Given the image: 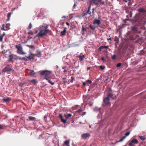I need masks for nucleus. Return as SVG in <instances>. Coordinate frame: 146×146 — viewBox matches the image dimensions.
Returning a JSON list of instances; mask_svg holds the SVG:
<instances>
[{
	"label": "nucleus",
	"mask_w": 146,
	"mask_h": 146,
	"mask_svg": "<svg viewBox=\"0 0 146 146\" xmlns=\"http://www.w3.org/2000/svg\"><path fill=\"white\" fill-rule=\"evenodd\" d=\"M141 33V31H138V29L136 26H131L130 31H128L125 35L124 36L127 40H135L137 37L135 34Z\"/></svg>",
	"instance_id": "nucleus-1"
},
{
	"label": "nucleus",
	"mask_w": 146,
	"mask_h": 146,
	"mask_svg": "<svg viewBox=\"0 0 146 146\" xmlns=\"http://www.w3.org/2000/svg\"><path fill=\"white\" fill-rule=\"evenodd\" d=\"M141 19H142L140 15L136 14L133 19H130V22L133 25L138 26L142 24Z\"/></svg>",
	"instance_id": "nucleus-2"
},
{
	"label": "nucleus",
	"mask_w": 146,
	"mask_h": 146,
	"mask_svg": "<svg viewBox=\"0 0 146 146\" xmlns=\"http://www.w3.org/2000/svg\"><path fill=\"white\" fill-rule=\"evenodd\" d=\"M43 26V25H40L38 29L39 32L36 35V36L38 37H42L44 36H45L48 33V31L46 29H42Z\"/></svg>",
	"instance_id": "nucleus-3"
},
{
	"label": "nucleus",
	"mask_w": 146,
	"mask_h": 146,
	"mask_svg": "<svg viewBox=\"0 0 146 146\" xmlns=\"http://www.w3.org/2000/svg\"><path fill=\"white\" fill-rule=\"evenodd\" d=\"M40 72V74L42 76H44L45 78L49 77L51 74V72L46 70H41Z\"/></svg>",
	"instance_id": "nucleus-4"
},
{
	"label": "nucleus",
	"mask_w": 146,
	"mask_h": 146,
	"mask_svg": "<svg viewBox=\"0 0 146 146\" xmlns=\"http://www.w3.org/2000/svg\"><path fill=\"white\" fill-rule=\"evenodd\" d=\"M2 71L3 72H8L10 71H11L12 72H13L14 70L13 69L11 68V65L9 64L6 66L2 70Z\"/></svg>",
	"instance_id": "nucleus-5"
},
{
	"label": "nucleus",
	"mask_w": 146,
	"mask_h": 146,
	"mask_svg": "<svg viewBox=\"0 0 146 146\" xmlns=\"http://www.w3.org/2000/svg\"><path fill=\"white\" fill-rule=\"evenodd\" d=\"M16 47L17 49V53L20 54H26V53L25 52H23V48L21 46H18L16 45Z\"/></svg>",
	"instance_id": "nucleus-6"
},
{
	"label": "nucleus",
	"mask_w": 146,
	"mask_h": 146,
	"mask_svg": "<svg viewBox=\"0 0 146 146\" xmlns=\"http://www.w3.org/2000/svg\"><path fill=\"white\" fill-rule=\"evenodd\" d=\"M110 100L108 98V97H106L105 98L103 99V105L104 104L105 105H108L110 104L109 101Z\"/></svg>",
	"instance_id": "nucleus-7"
},
{
	"label": "nucleus",
	"mask_w": 146,
	"mask_h": 146,
	"mask_svg": "<svg viewBox=\"0 0 146 146\" xmlns=\"http://www.w3.org/2000/svg\"><path fill=\"white\" fill-rule=\"evenodd\" d=\"M90 136V134L88 133H86L82 134L81 135V137L82 138L86 139Z\"/></svg>",
	"instance_id": "nucleus-8"
},
{
	"label": "nucleus",
	"mask_w": 146,
	"mask_h": 146,
	"mask_svg": "<svg viewBox=\"0 0 146 146\" xmlns=\"http://www.w3.org/2000/svg\"><path fill=\"white\" fill-rule=\"evenodd\" d=\"M112 90H110L108 94V96H107V97H108V98L110 100L112 99L113 95L112 93Z\"/></svg>",
	"instance_id": "nucleus-9"
},
{
	"label": "nucleus",
	"mask_w": 146,
	"mask_h": 146,
	"mask_svg": "<svg viewBox=\"0 0 146 146\" xmlns=\"http://www.w3.org/2000/svg\"><path fill=\"white\" fill-rule=\"evenodd\" d=\"M100 23V21L97 19H95L93 21V23L94 24H97L98 25H99Z\"/></svg>",
	"instance_id": "nucleus-10"
},
{
	"label": "nucleus",
	"mask_w": 146,
	"mask_h": 146,
	"mask_svg": "<svg viewBox=\"0 0 146 146\" xmlns=\"http://www.w3.org/2000/svg\"><path fill=\"white\" fill-rule=\"evenodd\" d=\"M44 79H46L47 80L48 82L51 85H53L54 84V83L51 81L50 80L49 78V77L44 78Z\"/></svg>",
	"instance_id": "nucleus-11"
},
{
	"label": "nucleus",
	"mask_w": 146,
	"mask_h": 146,
	"mask_svg": "<svg viewBox=\"0 0 146 146\" xmlns=\"http://www.w3.org/2000/svg\"><path fill=\"white\" fill-rule=\"evenodd\" d=\"M101 109L100 108H99L97 107H95L93 108V111H94L95 112H100V110H101Z\"/></svg>",
	"instance_id": "nucleus-12"
},
{
	"label": "nucleus",
	"mask_w": 146,
	"mask_h": 146,
	"mask_svg": "<svg viewBox=\"0 0 146 146\" xmlns=\"http://www.w3.org/2000/svg\"><path fill=\"white\" fill-rule=\"evenodd\" d=\"M137 11L140 13H142L143 12H145V10L144 9L142 8H140L139 9H137Z\"/></svg>",
	"instance_id": "nucleus-13"
},
{
	"label": "nucleus",
	"mask_w": 146,
	"mask_h": 146,
	"mask_svg": "<svg viewBox=\"0 0 146 146\" xmlns=\"http://www.w3.org/2000/svg\"><path fill=\"white\" fill-rule=\"evenodd\" d=\"M108 46H101L98 49L99 50H101L103 49V48H105L107 49L108 48Z\"/></svg>",
	"instance_id": "nucleus-14"
},
{
	"label": "nucleus",
	"mask_w": 146,
	"mask_h": 146,
	"mask_svg": "<svg viewBox=\"0 0 146 146\" xmlns=\"http://www.w3.org/2000/svg\"><path fill=\"white\" fill-rule=\"evenodd\" d=\"M130 142L132 143H134L135 144H137L138 143V141L136 139H133L131 140Z\"/></svg>",
	"instance_id": "nucleus-15"
},
{
	"label": "nucleus",
	"mask_w": 146,
	"mask_h": 146,
	"mask_svg": "<svg viewBox=\"0 0 146 146\" xmlns=\"http://www.w3.org/2000/svg\"><path fill=\"white\" fill-rule=\"evenodd\" d=\"M91 5H90L88 7V10H87V11H86V12H87V14L89 15H90V14L91 13V11H90L91 9Z\"/></svg>",
	"instance_id": "nucleus-16"
},
{
	"label": "nucleus",
	"mask_w": 146,
	"mask_h": 146,
	"mask_svg": "<svg viewBox=\"0 0 146 146\" xmlns=\"http://www.w3.org/2000/svg\"><path fill=\"white\" fill-rule=\"evenodd\" d=\"M30 73L31 76L32 77L34 76L35 74V73L34 72V71L33 70H30Z\"/></svg>",
	"instance_id": "nucleus-17"
},
{
	"label": "nucleus",
	"mask_w": 146,
	"mask_h": 146,
	"mask_svg": "<svg viewBox=\"0 0 146 146\" xmlns=\"http://www.w3.org/2000/svg\"><path fill=\"white\" fill-rule=\"evenodd\" d=\"M78 56L79 59V60L81 61H82L83 60V59L85 58V56L84 55H83L82 56L79 55Z\"/></svg>",
	"instance_id": "nucleus-18"
},
{
	"label": "nucleus",
	"mask_w": 146,
	"mask_h": 146,
	"mask_svg": "<svg viewBox=\"0 0 146 146\" xmlns=\"http://www.w3.org/2000/svg\"><path fill=\"white\" fill-rule=\"evenodd\" d=\"M69 140H67L64 142V144L66 146H70L69 145Z\"/></svg>",
	"instance_id": "nucleus-19"
},
{
	"label": "nucleus",
	"mask_w": 146,
	"mask_h": 146,
	"mask_svg": "<svg viewBox=\"0 0 146 146\" xmlns=\"http://www.w3.org/2000/svg\"><path fill=\"white\" fill-rule=\"evenodd\" d=\"M13 54H12L11 55H10L9 56V58L8 59V60L10 62H11L12 61V60L13 59Z\"/></svg>",
	"instance_id": "nucleus-20"
},
{
	"label": "nucleus",
	"mask_w": 146,
	"mask_h": 146,
	"mask_svg": "<svg viewBox=\"0 0 146 146\" xmlns=\"http://www.w3.org/2000/svg\"><path fill=\"white\" fill-rule=\"evenodd\" d=\"M139 138L142 141H144L146 139V138L145 136H139Z\"/></svg>",
	"instance_id": "nucleus-21"
},
{
	"label": "nucleus",
	"mask_w": 146,
	"mask_h": 146,
	"mask_svg": "<svg viewBox=\"0 0 146 146\" xmlns=\"http://www.w3.org/2000/svg\"><path fill=\"white\" fill-rule=\"evenodd\" d=\"M3 100L5 102H7L10 101L11 100V99L9 97H8L7 98H3Z\"/></svg>",
	"instance_id": "nucleus-22"
},
{
	"label": "nucleus",
	"mask_w": 146,
	"mask_h": 146,
	"mask_svg": "<svg viewBox=\"0 0 146 146\" xmlns=\"http://www.w3.org/2000/svg\"><path fill=\"white\" fill-rule=\"evenodd\" d=\"M29 120L31 121H33L36 119V118L35 117H32V116H29Z\"/></svg>",
	"instance_id": "nucleus-23"
},
{
	"label": "nucleus",
	"mask_w": 146,
	"mask_h": 146,
	"mask_svg": "<svg viewBox=\"0 0 146 146\" xmlns=\"http://www.w3.org/2000/svg\"><path fill=\"white\" fill-rule=\"evenodd\" d=\"M66 32L65 31V30H63V31H61L60 33V36H63L65 35L66 34Z\"/></svg>",
	"instance_id": "nucleus-24"
},
{
	"label": "nucleus",
	"mask_w": 146,
	"mask_h": 146,
	"mask_svg": "<svg viewBox=\"0 0 146 146\" xmlns=\"http://www.w3.org/2000/svg\"><path fill=\"white\" fill-rule=\"evenodd\" d=\"M10 26V23L6 24V25H5V27L7 29H8H8H10V28L9 27Z\"/></svg>",
	"instance_id": "nucleus-25"
},
{
	"label": "nucleus",
	"mask_w": 146,
	"mask_h": 146,
	"mask_svg": "<svg viewBox=\"0 0 146 146\" xmlns=\"http://www.w3.org/2000/svg\"><path fill=\"white\" fill-rule=\"evenodd\" d=\"M31 82L33 83L34 84H37V81H36V80L35 79H33L31 81Z\"/></svg>",
	"instance_id": "nucleus-26"
},
{
	"label": "nucleus",
	"mask_w": 146,
	"mask_h": 146,
	"mask_svg": "<svg viewBox=\"0 0 146 146\" xmlns=\"http://www.w3.org/2000/svg\"><path fill=\"white\" fill-rule=\"evenodd\" d=\"M5 25L4 24H3V25H2V27L1 29V30H4V31H7L8 30V29H5Z\"/></svg>",
	"instance_id": "nucleus-27"
},
{
	"label": "nucleus",
	"mask_w": 146,
	"mask_h": 146,
	"mask_svg": "<svg viewBox=\"0 0 146 146\" xmlns=\"http://www.w3.org/2000/svg\"><path fill=\"white\" fill-rule=\"evenodd\" d=\"M90 28L93 30H94L96 28V27L94 25H90Z\"/></svg>",
	"instance_id": "nucleus-28"
},
{
	"label": "nucleus",
	"mask_w": 146,
	"mask_h": 146,
	"mask_svg": "<svg viewBox=\"0 0 146 146\" xmlns=\"http://www.w3.org/2000/svg\"><path fill=\"white\" fill-rule=\"evenodd\" d=\"M92 82V81L90 80H88L86 81V84L88 86H89V84H90Z\"/></svg>",
	"instance_id": "nucleus-29"
},
{
	"label": "nucleus",
	"mask_w": 146,
	"mask_h": 146,
	"mask_svg": "<svg viewBox=\"0 0 146 146\" xmlns=\"http://www.w3.org/2000/svg\"><path fill=\"white\" fill-rule=\"evenodd\" d=\"M61 121L64 123H65L66 122V119H64L63 117L62 119H61Z\"/></svg>",
	"instance_id": "nucleus-30"
},
{
	"label": "nucleus",
	"mask_w": 146,
	"mask_h": 146,
	"mask_svg": "<svg viewBox=\"0 0 146 146\" xmlns=\"http://www.w3.org/2000/svg\"><path fill=\"white\" fill-rule=\"evenodd\" d=\"M130 133V131H129V132H126L125 134V136H123V137H125V138L126 136L129 135Z\"/></svg>",
	"instance_id": "nucleus-31"
},
{
	"label": "nucleus",
	"mask_w": 146,
	"mask_h": 146,
	"mask_svg": "<svg viewBox=\"0 0 146 146\" xmlns=\"http://www.w3.org/2000/svg\"><path fill=\"white\" fill-rule=\"evenodd\" d=\"M42 29H46L47 30V31H48V25H46L45 27H44L43 26V28H42Z\"/></svg>",
	"instance_id": "nucleus-32"
},
{
	"label": "nucleus",
	"mask_w": 146,
	"mask_h": 146,
	"mask_svg": "<svg viewBox=\"0 0 146 146\" xmlns=\"http://www.w3.org/2000/svg\"><path fill=\"white\" fill-rule=\"evenodd\" d=\"M125 138V137H123L121 138L119 141H117V142H119L122 141Z\"/></svg>",
	"instance_id": "nucleus-33"
},
{
	"label": "nucleus",
	"mask_w": 146,
	"mask_h": 146,
	"mask_svg": "<svg viewBox=\"0 0 146 146\" xmlns=\"http://www.w3.org/2000/svg\"><path fill=\"white\" fill-rule=\"evenodd\" d=\"M26 46H27L29 47L30 48H35L34 46L33 45H27Z\"/></svg>",
	"instance_id": "nucleus-34"
},
{
	"label": "nucleus",
	"mask_w": 146,
	"mask_h": 146,
	"mask_svg": "<svg viewBox=\"0 0 146 146\" xmlns=\"http://www.w3.org/2000/svg\"><path fill=\"white\" fill-rule=\"evenodd\" d=\"M100 68L102 70H104L105 68V66H102V65H100Z\"/></svg>",
	"instance_id": "nucleus-35"
},
{
	"label": "nucleus",
	"mask_w": 146,
	"mask_h": 146,
	"mask_svg": "<svg viewBox=\"0 0 146 146\" xmlns=\"http://www.w3.org/2000/svg\"><path fill=\"white\" fill-rule=\"evenodd\" d=\"M26 57L27 59L28 58V59L30 60H31L32 59H33V57H31L30 56H26Z\"/></svg>",
	"instance_id": "nucleus-36"
},
{
	"label": "nucleus",
	"mask_w": 146,
	"mask_h": 146,
	"mask_svg": "<svg viewBox=\"0 0 146 146\" xmlns=\"http://www.w3.org/2000/svg\"><path fill=\"white\" fill-rule=\"evenodd\" d=\"M32 24H31V23H30L28 26V28L30 29H32Z\"/></svg>",
	"instance_id": "nucleus-37"
},
{
	"label": "nucleus",
	"mask_w": 146,
	"mask_h": 146,
	"mask_svg": "<svg viewBox=\"0 0 146 146\" xmlns=\"http://www.w3.org/2000/svg\"><path fill=\"white\" fill-rule=\"evenodd\" d=\"M82 32H84L86 31V29L85 28H84L83 25L82 26Z\"/></svg>",
	"instance_id": "nucleus-38"
},
{
	"label": "nucleus",
	"mask_w": 146,
	"mask_h": 146,
	"mask_svg": "<svg viewBox=\"0 0 146 146\" xmlns=\"http://www.w3.org/2000/svg\"><path fill=\"white\" fill-rule=\"evenodd\" d=\"M98 0H90V2L91 3H95V2L97 1Z\"/></svg>",
	"instance_id": "nucleus-39"
},
{
	"label": "nucleus",
	"mask_w": 146,
	"mask_h": 146,
	"mask_svg": "<svg viewBox=\"0 0 146 146\" xmlns=\"http://www.w3.org/2000/svg\"><path fill=\"white\" fill-rule=\"evenodd\" d=\"M88 14L86 11H84L82 14V16H84L87 15Z\"/></svg>",
	"instance_id": "nucleus-40"
},
{
	"label": "nucleus",
	"mask_w": 146,
	"mask_h": 146,
	"mask_svg": "<svg viewBox=\"0 0 146 146\" xmlns=\"http://www.w3.org/2000/svg\"><path fill=\"white\" fill-rule=\"evenodd\" d=\"M41 52L40 51H38V53L36 54V55H39L40 56H41Z\"/></svg>",
	"instance_id": "nucleus-41"
},
{
	"label": "nucleus",
	"mask_w": 146,
	"mask_h": 146,
	"mask_svg": "<svg viewBox=\"0 0 146 146\" xmlns=\"http://www.w3.org/2000/svg\"><path fill=\"white\" fill-rule=\"evenodd\" d=\"M132 15V11H129V17H131Z\"/></svg>",
	"instance_id": "nucleus-42"
},
{
	"label": "nucleus",
	"mask_w": 146,
	"mask_h": 146,
	"mask_svg": "<svg viewBox=\"0 0 146 146\" xmlns=\"http://www.w3.org/2000/svg\"><path fill=\"white\" fill-rule=\"evenodd\" d=\"M116 57V56L115 54H114L112 56V59L113 60H114Z\"/></svg>",
	"instance_id": "nucleus-43"
},
{
	"label": "nucleus",
	"mask_w": 146,
	"mask_h": 146,
	"mask_svg": "<svg viewBox=\"0 0 146 146\" xmlns=\"http://www.w3.org/2000/svg\"><path fill=\"white\" fill-rule=\"evenodd\" d=\"M22 60H24V61H27V60L26 56V57L22 58Z\"/></svg>",
	"instance_id": "nucleus-44"
},
{
	"label": "nucleus",
	"mask_w": 146,
	"mask_h": 146,
	"mask_svg": "<svg viewBox=\"0 0 146 146\" xmlns=\"http://www.w3.org/2000/svg\"><path fill=\"white\" fill-rule=\"evenodd\" d=\"M66 78H62V80H63L64 81H63V83H66L67 82L66 81Z\"/></svg>",
	"instance_id": "nucleus-45"
},
{
	"label": "nucleus",
	"mask_w": 146,
	"mask_h": 146,
	"mask_svg": "<svg viewBox=\"0 0 146 146\" xmlns=\"http://www.w3.org/2000/svg\"><path fill=\"white\" fill-rule=\"evenodd\" d=\"M121 65V64L120 63H118L117 64V67H120Z\"/></svg>",
	"instance_id": "nucleus-46"
},
{
	"label": "nucleus",
	"mask_w": 146,
	"mask_h": 146,
	"mask_svg": "<svg viewBox=\"0 0 146 146\" xmlns=\"http://www.w3.org/2000/svg\"><path fill=\"white\" fill-rule=\"evenodd\" d=\"M82 111V110L81 109H79L78 111H76V112L77 113H80Z\"/></svg>",
	"instance_id": "nucleus-47"
},
{
	"label": "nucleus",
	"mask_w": 146,
	"mask_h": 146,
	"mask_svg": "<svg viewBox=\"0 0 146 146\" xmlns=\"http://www.w3.org/2000/svg\"><path fill=\"white\" fill-rule=\"evenodd\" d=\"M11 13H9L7 15V18H10L11 16Z\"/></svg>",
	"instance_id": "nucleus-48"
},
{
	"label": "nucleus",
	"mask_w": 146,
	"mask_h": 146,
	"mask_svg": "<svg viewBox=\"0 0 146 146\" xmlns=\"http://www.w3.org/2000/svg\"><path fill=\"white\" fill-rule=\"evenodd\" d=\"M59 117L60 118V119H62L63 117V116L61 114H60L59 115Z\"/></svg>",
	"instance_id": "nucleus-49"
},
{
	"label": "nucleus",
	"mask_w": 146,
	"mask_h": 146,
	"mask_svg": "<svg viewBox=\"0 0 146 146\" xmlns=\"http://www.w3.org/2000/svg\"><path fill=\"white\" fill-rule=\"evenodd\" d=\"M28 34H31V35H33V33L31 31H30L28 33Z\"/></svg>",
	"instance_id": "nucleus-50"
},
{
	"label": "nucleus",
	"mask_w": 146,
	"mask_h": 146,
	"mask_svg": "<svg viewBox=\"0 0 146 146\" xmlns=\"http://www.w3.org/2000/svg\"><path fill=\"white\" fill-rule=\"evenodd\" d=\"M129 146H134V145H133V143L131 142L129 143Z\"/></svg>",
	"instance_id": "nucleus-51"
},
{
	"label": "nucleus",
	"mask_w": 146,
	"mask_h": 146,
	"mask_svg": "<svg viewBox=\"0 0 146 146\" xmlns=\"http://www.w3.org/2000/svg\"><path fill=\"white\" fill-rule=\"evenodd\" d=\"M3 36H0V41L1 42H2L3 40Z\"/></svg>",
	"instance_id": "nucleus-52"
},
{
	"label": "nucleus",
	"mask_w": 146,
	"mask_h": 146,
	"mask_svg": "<svg viewBox=\"0 0 146 146\" xmlns=\"http://www.w3.org/2000/svg\"><path fill=\"white\" fill-rule=\"evenodd\" d=\"M76 3H75L74 4V5L73 6V9H75V7H76Z\"/></svg>",
	"instance_id": "nucleus-53"
},
{
	"label": "nucleus",
	"mask_w": 146,
	"mask_h": 146,
	"mask_svg": "<svg viewBox=\"0 0 146 146\" xmlns=\"http://www.w3.org/2000/svg\"><path fill=\"white\" fill-rule=\"evenodd\" d=\"M67 115L69 117H70L72 116V115L70 113H68Z\"/></svg>",
	"instance_id": "nucleus-54"
},
{
	"label": "nucleus",
	"mask_w": 146,
	"mask_h": 146,
	"mask_svg": "<svg viewBox=\"0 0 146 146\" xmlns=\"http://www.w3.org/2000/svg\"><path fill=\"white\" fill-rule=\"evenodd\" d=\"M140 28L141 29L145 30V28L143 26H142Z\"/></svg>",
	"instance_id": "nucleus-55"
},
{
	"label": "nucleus",
	"mask_w": 146,
	"mask_h": 146,
	"mask_svg": "<svg viewBox=\"0 0 146 146\" xmlns=\"http://www.w3.org/2000/svg\"><path fill=\"white\" fill-rule=\"evenodd\" d=\"M18 58L19 60H22V58H21V57H20L19 56H18Z\"/></svg>",
	"instance_id": "nucleus-56"
},
{
	"label": "nucleus",
	"mask_w": 146,
	"mask_h": 146,
	"mask_svg": "<svg viewBox=\"0 0 146 146\" xmlns=\"http://www.w3.org/2000/svg\"><path fill=\"white\" fill-rule=\"evenodd\" d=\"M82 84H83V85L84 86H86V84H86V82H82Z\"/></svg>",
	"instance_id": "nucleus-57"
},
{
	"label": "nucleus",
	"mask_w": 146,
	"mask_h": 146,
	"mask_svg": "<svg viewBox=\"0 0 146 146\" xmlns=\"http://www.w3.org/2000/svg\"><path fill=\"white\" fill-rule=\"evenodd\" d=\"M92 4H94L96 6H98V4L97 3L95 2V3H91Z\"/></svg>",
	"instance_id": "nucleus-58"
},
{
	"label": "nucleus",
	"mask_w": 146,
	"mask_h": 146,
	"mask_svg": "<svg viewBox=\"0 0 146 146\" xmlns=\"http://www.w3.org/2000/svg\"><path fill=\"white\" fill-rule=\"evenodd\" d=\"M71 80L70 81V82L72 83L73 82V81L74 80V79L73 77H71Z\"/></svg>",
	"instance_id": "nucleus-59"
},
{
	"label": "nucleus",
	"mask_w": 146,
	"mask_h": 146,
	"mask_svg": "<svg viewBox=\"0 0 146 146\" xmlns=\"http://www.w3.org/2000/svg\"><path fill=\"white\" fill-rule=\"evenodd\" d=\"M3 128V126L1 125H0V130L2 129Z\"/></svg>",
	"instance_id": "nucleus-60"
},
{
	"label": "nucleus",
	"mask_w": 146,
	"mask_h": 146,
	"mask_svg": "<svg viewBox=\"0 0 146 146\" xmlns=\"http://www.w3.org/2000/svg\"><path fill=\"white\" fill-rule=\"evenodd\" d=\"M101 59H102V60L105 61V58L104 57H102L101 58Z\"/></svg>",
	"instance_id": "nucleus-61"
},
{
	"label": "nucleus",
	"mask_w": 146,
	"mask_h": 146,
	"mask_svg": "<svg viewBox=\"0 0 146 146\" xmlns=\"http://www.w3.org/2000/svg\"><path fill=\"white\" fill-rule=\"evenodd\" d=\"M18 56H16V58H14V59L15 60H16L18 59Z\"/></svg>",
	"instance_id": "nucleus-62"
},
{
	"label": "nucleus",
	"mask_w": 146,
	"mask_h": 146,
	"mask_svg": "<svg viewBox=\"0 0 146 146\" xmlns=\"http://www.w3.org/2000/svg\"><path fill=\"white\" fill-rule=\"evenodd\" d=\"M18 8V6H17V8H15L14 9H13V11H14L15 10L17 9Z\"/></svg>",
	"instance_id": "nucleus-63"
},
{
	"label": "nucleus",
	"mask_w": 146,
	"mask_h": 146,
	"mask_svg": "<svg viewBox=\"0 0 146 146\" xmlns=\"http://www.w3.org/2000/svg\"><path fill=\"white\" fill-rule=\"evenodd\" d=\"M64 116L66 119H67L69 117L66 115H65Z\"/></svg>",
	"instance_id": "nucleus-64"
}]
</instances>
